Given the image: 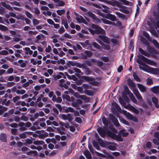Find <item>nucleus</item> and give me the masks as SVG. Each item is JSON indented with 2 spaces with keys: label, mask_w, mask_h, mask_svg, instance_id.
<instances>
[{
  "label": "nucleus",
  "mask_w": 159,
  "mask_h": 159,
  "mask_svg": "<svg viewBox=\"0 0 159 159\" xmlns=\"http://www.w3.org/2000/svg\"><path fill=\"white\" fill-rule=\"evenodd\" d=\"M138 58L136 59L137 62L139 65V68L143 70H145V68L141 66L146 67V69L149 72L154 74H157L159 72V70L157 68H152L146 65L143 62L146 63L149 65H154L155 62L145 57L141 54H139L137 56Z\"/></svg>",
  "instance_id": "obj_1"
},
{
  "label": "nucleus",
  "mask_w": 159,
  "mask_h": 159,
  "mask_svg": "<svg viewBox=\"0 0 159 159\" xmlns=\"http://www.w3.org/2000/svg\"><path fill=\"white\" fill-rule=\"evenodd\" d=\"M91 27L95 30H94L91 28H89L88 29V30L92 35H94L95 34L98 35L102 34V35H99L98 36V38L106 43L109 44L110 43L109 39L105 35L106 33L105 31L100 26L94 24H92Z\"/></svg>",
  "instance_id": "obj_2"
},
{
  "label": "nucleus",
  "mask_w": 159,
  "mask_h": 159,
  "mask_svg": "<svg viewBox=\"0 0 159 159\" xmlns=\"http://www.w3.org/2000/svg\"><path fill=\"white\" fill-rule=\"evenodd\" d=\"M97 131L102 138H104L107 135V137L114 139L116 135L114 133L110 130H108L106 132L105 130L101 127L98 128Z\"/></svg>",
  "instance_id": "obj_3"
},
{
  "label": "nucleus",
  "mask_w": 159,
  "mask_h": 159,
  "mask_svg": "<svg viewBox=\"0 0 159 159\" xmlns=\"http://www.w3.org/2000/svg\"><path fill=\"white\" fill-rule=\"evenodd\" d=\"M109 117L110 120L114 124L116 127H119L120 126L117 119L112 114H111L109 115Z\"/></svg>",
  "instance_id": "obj_4"
},
{
  "label": "nucleus",
  "mask_w": 159,
  "mask_h": 159,
  "mask_svg": "<svg viewBox=\"0 0 159 159\" xmlns=\"http://www.w3.org/2000/svg\"><path fill=\"white\" fill-rule=\"evenodd\" d=\"M133 92L139 102H143V98L137 89L135 88L134 89Z\"/></svg>",
  "instance_id": "obj_5"
},
{
  "label": "nucleus",
  "mask_w": 159,
  "mask_h": 159,
  "mask_svg": "<svg viewBox=\"0 0 159 159\" xmlns=\"http://www.w3.org/2000/svg\"><path fill=\"white\" fill-rule=\"evenodd\" d=\"M61 118L64 120L68 119L69 122H70L73 120L72 116L70 113L67 114V115L65 114H62Z\"/></svg>",
  "instance_id": "obj_6"
},
{
  "label": "nucleus",
  "mask_w": 159,
  "mask_h": 159,
  "mask_svg": "<svg viewBox=\"0 0 159 159\" xmlns=\"http://www.w3.org/2000/svg\"><path fill=\"white\" fill-rule=\"evenodd\" d=\"M105 17L107 19H110L112 21H115L116 20V17L114 15L111 14H109L106 15Z\"/></svg>",
  "instance_id": "obj_7"
},
{
  "label": "nucleus",
  "mask_w": 159,
  "mask_h": 159,
  "mask_svg": "<svg viewBox=\"0 0 159 159\" xmlns=\"http://www.w3.org/2000/svg\"><path fill=\"white\" fill-rule=\"evenodd\" d=\"M126 116L129 120H133L134 121H137V119L135 116H134L132 115L129 112H128L126 114Z\"/></svg>",
  "instance_id": "obj_8"
},
{
  "label": "nucleus",
  "mask_w": 159,
  "mask_h": 159,
  "mask_svg": "<svg viewBox=\"0 0 159 159\" xmlns=\"http://www.w3.org/2000/svg\"><path fill=\"white\" fill-rule=\"evenodd\" d=\"M147 49L150 53H154V54H158V52L157 50L149 46L147 47Z\"/></svg>",
  "instance_id": "obj_9"
},
{
  "label": "nucleus",
  "mask_w": 159,
  "mask_h": 159,
  "mask_svg": "<svg viewBox=\"0 0 159 159\" xmlns=\"http://www.w3.org/2000/svg\"><path fill=\"white\" fill-rule=\"evenodd\" d=\"M0 140L3 142H6L7 141V135L6 134L1 133L0 134Z\"/></svg>",
  "instance_id": "obj_10"
},
{
  "label": "nucleus",
  "mask_w": 159,
  "mask_h": 159,
  "mask_svg": "<svg viewBox=\"0 0 159 159\" xmlns=\"http://www.w3.org/2000/svg\"><path fill=\"white\" fill-rule=\"evenodd\" d=\"M139 51L142 54L144 55V56H146L148 57H150V54L148 53L147 52L143 50L142 48H139Z\"/></svg>",
  "instance_id": "obj_11"
},
{
  "label": "nucleus",
  "mask_w": 159,
  "mask_h": 159,
  "mask_svg": "<svg viewBox=\"0 0 159 159\" xmlns=\"http://www.w3.org/2000/svg\"><path fill=\"white\" fill-rule=\"evenodd\" d=\"M137 85L138 88L141 92H144L146 91V88L143 85L140 84H138Z\"/></svg>",
  "instance_id": "obj_12"
},
{
  "label": "nucleus",
  "mask_w": 159,
  "mask_h": 159,
  "mask_svg": "<svg viewBox=\"0 0 159 159\" xmlns=\"http://www.w3.org/2000/svg\"><path fill=\"white\" fill-rule=\"evenodd\" d=\"M152 101L155 106L157 108H159V105L158 104V99L155 97H152Z\"/></svg>",
  "instance_id": "obj_13"
},
{
  "label": "nucleus",
  "mask_w": 159,
  "mask_h": 159,
  "mask_svg": "<svg viewBox=\"0 0 159 159\" xmlns=\"http://www.w3.org/2000/svg\"><path fill=\"white\" fill-rule=\"evenodd\" d=\"M81 78L83 80L88 82H90L95 80L94 78L89 76H82Z\"/></svg>",
  "instance_id": "obj_14"
},
{
  "label": "nucleus",
  "mask_w": 159,
  "mask_h": 159,
  "mask_svg": "<svg viewBox=\"0 0 159 159\" xmlns=\"http://www.w3.org/2000/svg\"><path fill=\"white\" fill-rule=\"evenodd\" d=\"M142 43L146 45L147 47L150 45V43L144 37H142L140 39Z\"/></svg>",
  "instance_id": "obj_15"
},
{
  "label": "nucleus",
  "mask_w": 159,
  "mask_h": 159,
  "mask_svg": "<svg viewBox=\"0 0 159 159\" xmlns=\"http://www.w3.org/2000/svg\"><path fill=\"white\" fill-rule=\"evenodd\" d=\"M84 154L88 159H90L91 158L92 156L91 153L89 150H87L84 151Z\"/></svg>",
  "instance_id": "obj_16"
},
{
  "label": "nucleus",
  "mask_w": 159,
  "mask_h": 159,
  "mask_svg": "<svg viewBox=\"0 0 159 159\" xmlns=\"http://www.w3.org/2000/svg\"><path fill=\"white\" fill-rule=\"evenodd\" d=\"M7 108L0 105V115H2L5 111H7Z\"/></svg>",
  "instance_id": "obj_17"
},
{
  "label": "nucleus",
  "mask_w": 159,
  "mask_h": 159,
  "mask_svg": "<svg viewBox=\"0 0 159 159\" xmlns=\"http://www.w3.org/2000/svg\"><path fill=\"white\" fill-rule=\"evenodd\" d=\"M112 6H116L118 7H121V4L120 2L114 0L112 2Z\"/></svg>",
  "instance_id": "obj_18"
},
{
  "label": "nucleus",
  "mask_w": 159,
  "mask_h": 159,
  "mask_svg": "<svg viewBox=\"0 0 159 159\" xmlns=\"http://www.w3.org/2000/svg\"><path fill=\"white\" fill-rule=\"evenodd\" d=\"M92 45L95 48L100 50L102 49L101 47L96 42H93L92 43Z\"/></svg>",
  "instance_id": "obj_19"
},
{
  "label": "nucleus",
  "mask_w": 159,
  "mask_h": 159,
  "mask_svg": "<svg viewBox=\"0 0 159 159\" xmlns=\"http://www.w3.org/2000/svg\"><path fill=\"white\" fill-rule=\"evenodd\" d=\"M119 100L121 105L122 106H123L125 108H128V106H126V103L124 102V100L122 98H120Z\"/></svg>",
  "instance_id": "obj_20"
},
{
  "label": "nucleus",
  "mask_w": 159,
  "mask_h": 159,
  "mask_svg": "<svg viewBox=\"0 0 159 159\" xmlns=\"http://www.w3.org/2000/svg\"><path fill=\"white\" fill-rule=\"evenodd\" d=\"M33 143L35 145H42L44 144V142L43 140H35L33 142Z\"/></svg>",
  "instance_id": "obj_21"
},
{
  "label": "nucleus",
  "mask_w": 159,
  "mask_h": 159,
  "mask_svg": "<svg viewBox=\"0 0 159 159\" xmlns=\"http://www.w3.org/2000/svg\"><path fill=\"white\" fill-rule=\"evenodd\" d=\"M128 84L129 86L133 88H134L136 85L134 83L132 80L129 79L128 81Z\"/></svg>",
  "instance_id": "obj_22"
},
{
  "label": "nucleus",
  "mask_w": 159,
  "mask_h": 159,
  "mask_svg": "<svg viewBox=\"0 0 159 159\" xmlns=\"http://www.w3.org/2000/svg\"><path fill=\"white\" fill-rule=\"evenodd\" d=\"M26 154L28 155H30L33 154H34V156H37V152L35 150H30V151L27 152Z\"/></svg>",
  "instance_id": "obj_23"
},
{
  "label": "nucleus",
  "mask_w": 159,
  "mask_h": 159,
  "mask_svg": "<svg viewBox=\"0 0 159 159\" xmlns=\"http://www.w3.org/2000/svg\"><path fill=\"white\" fill-rule=\"evenodd\" d=\"M84 93L88 96H92L93 94V91L89 90H85Z\"/></svg>",
  "instance_id": "obj_24"
},
{
  "label": "nucleus",
  "mask_w": 159,
  "mask_h": 159,
  "mask_svg": "<svg viewBox=\"0 0 159 159\" xmlns=\"http://www.w3.org/2000/svg\"><path fill=\"white\" fill-rule=\"evenodd\" d=\"M115 13L119 18H121L123 19L126 17V16L125 15L118 11L116 12Z\"/></svg>",
  "instance_id": "obj_25"
},
{
  "label": "nucleus",
  "mask_w": 159,
  "mask_h": 159,
  "mask_svg": "<svg viewBox=\"0 0 159 159\" xmlns=\"http://www.w3.org/2000/svg\"><path fill=\"white\" fill-rule=\"evenodd\" d=\"M143 35L149 41L151 40L152 38L150 37L149 34L146 31L144 32L143 33Z\"/></svg>",
  "instance_id": "obj_26"
},
{
  "label": "nucleus",
  "mask_w": 159,
  "mask_h": 159,
  "mask_svg": "<svg viewBox=\"0 0 159 159\" xmlns=\"http://www.w3.org/2000/svg\"><path fill=\"white\" fill-rule=\"evenodd\" d=\"M25 50L26 51L25 53L26 54H28L29 53V54L31 55L33 53V51L31 50L29 48L25 47Z\"/></svg>",
  "instance_id": "obj_27"
},
{
  "label": "nucleus",
  "mask_w": 159,
  "mask_h": 159,
  "mask_svg": "<svg viewBox=\"0 0 159 159\" xmlns=\"http://www.w3.org/2000/svg\"><path fill=\"white\" fill-rule=\"evenodd\" d=\"M102 122L103 124L106 126H107L108 125V120L105 116H103L102 119Z\"/></svg>",
  "instance_id": "obj_28"
},
{
  "label": "nucleus",
  "mask_w": 159,
  "mask_h": 159,
  "mask_svg": "<svg viewBox=\"0 0 159 159\" xmlns=\"http://www.w3.org/2000/svg\"><path fill=\"white\" fill-rule=\"evenodd\" d=\"M65 112L66 113H68L70 112H75V110L72 107H68L66 109H65Z\"/></svg>",
  "instance_id": "obj_29"
},
{
  "label": "nucleus",
  "mask_w": 159,
  "mask_h": 159,
  "mask_svg": "<svg viewBox=\"0 0 159 159\" xmlns=\"http://www.w3.org/2000/svg\"><path fill=\"white\" fill-rule=\"evenodd\" d=\"M101 20L105 24L111 25L112 24L114 23L109 20L103 18L101 19Z\"/></svg>",
  "instance_id": "obj_30"
},
{
  "label": "nucleus",
  "mask_w": 159,
  "mask_h": 159,
  "mask_svg": "<svg viewBox=\"0 0 159 159\" xmlns=\"http://www.w3.org/2000/svg\"><path fill=\"white\" fill-rule=\"evenodd\" d=\"M57 12L58 15L61 16L62 14H63L65 13V11L64 9L62 10H57Z\"/></svg>",
  "instance_id": "obj_31"
},
{
  "label": "nucleus",
  "mask_w": 159,
  "mask_h": 159,
  "mask_svg": "<svg viewBox=\"0 0 159 159\" xmlns=\"http://www.w3.org/2000/svg\"><path fill=\"white\" fill-rule=\"evenodd\" d=\"M114 139L120 142L123 141V139L122 138L121 135H116Z\"/></svg>",
  "instance_id": "obj_32"
},
{
  "label": "nucleus",
  "mask_w": 159,
  "mask_h": 159,
  "mask_svg": "<svg viewBox=\"0 0 159 159\" xmlns=\"http://www.w3.org/2000/svg\"><path fill=\"white\" fill-rule=\"evenodd\" d=\"M87 14L90 17H91L93 20L95 19L96 17V15L94 14L90 11H89L87 12Z\"/></svg>",
  "instance_id": "obj_33"
},
{
  "label": "nucleus",
  "mask_w": 159,
  "mask_h": 159,
  "mask_svg": "<svg viewBox=\"0 0 159 159\" xmlns=\"http://www.w3.org/2000/svg\"><path fill=\"white\" fill-rule=\"evenodd\" d=\"M84 53L89 57H91L93 55V53L89 50L85 51Z\"/></svg>",
  "instance_id": "obj_34"
},
{
  "label": "nucleus",
  "mask_w": 159,
  "mask_h": 159,
  "mask_svg": "<svg viewBox=\"0 0 159 159\" xmlns=\"http://www.w3.org/2000/svg\"><path fill=\"white\" fill-rule=\"evenodd\" d=\"M93 144L94 147L98 150H99L100 149V148L97 143V142L95 141H93Z\"/></svg>",
  "instance_id": "obj_35"
},
{
  "label": "nucleus",
  "mask_w": 159,
  "mask_h": 159,
  "mask_svg": "<svg viewBox=\"0 0 159 159\" xmlns=\"http://www.w3.org/2000/svg\"><path fill=\"white\" fill-rule=\"evenodd\" d=\"M102 46H103V48L105 50H109L110 49V46L109 44H106L104 43Z\"/></svg>",
  "instance_id": "obj_36"
},
{
  "label": "nucleus",
  "mask_w": 159,
  "mask_h": 159,
  "mask_svg": "<svg viewBox=\"0 0 159 159\" xmlns=\"http://www.w3.org/2000/svg\"><path fill=\"white\" fill-rule=\"evenodd\" d=\"M26 92V91L25 90L22 89L20 90L19 89H17L16 91V93L17 94H23L25 93Z\"/></svg>",
  "instance_id": "obj_37"
},
{
  "label": "nucleus",
  "mask_w": 159,
  "mask_h": 159,
  "mask_svg": "<svg viewBox=\"0 0 159 159\" xmlns=\"http://www.w3.org/2000/svg\"><path fill=\"white\" fill-rule=\"evenodd\" d=\"M152 91L155 93L159 92V86H156L153 87Z\"/></svg>",
  "instance_id": "obj_38"
},
{
  "label": "nucleus",
  "mask_w": 159,
  "mask_h": 159,
  "mask_svg": "<svg viewBox=\"0 0 159 159\" xmlns=\"http://www.w3.org/2000/svg\"><path fill=\"white\" fill-rule=\"evenodd\" d=\"M113 105L115 107L118 111H121V109L120 107L116 102L114 103Z\"/></svg>",
  "instance_id": "obj_39"
},
{
  "label": "nucleus",
  "mask_w": 159,
  "mask_h": 159,
  "mask_svg": "<svg viewBox=\"0 0 159 159\" xmlns=\"http://www.w3.org/2000/svg\"><path fill=\"white\" fill-rule=\"evenodd\" d=\"M62 98L63 99H66L67 101H70V96L68 95L63 94L62 95Z\"/></svg>",
  "instance_id": "obj_40"
},
{
  "label": "nucleus",
  "mask_w": 159,
  "mask_h": 159,
  "mask_svg": "<svg viewBox=\"0 0 159 159\" xmlns=\"http://www.w3.org/2000/svg\"><path fill=\"white\" fill-rule=\"evenodd\" d=\"M152 42L154 45L158 49H159V43L155 39H153Z\"/></svg>",
  "instance_id": "obj_41"
},
{
  "label": "nucleus",
  "mask_w": 159,
  "mask_h": 159,
  "mask_svg": "<svg viewBox=\"0 0 159 159\" xmlns=\"http://www.w3.org/2000/svg\"><path fill=\"white\" fill-rule=\"evenodd\" d=\"M133 76L134 79L137 81L140 82L141 81L140 79L139 78L137 75L134 73L133 75Z\"/></svg>",
  "instance_id": "obj_42"
},
{
  "label": "nucleus",
  "mask_w": 159,
  "mask_h": 159,
  "mask_svg": "<svg viewBox=\"0 0 159 159\" xmlns=\"http://www.w3.org/2000/svg\"><path fill=\"white\" fill-rule=\"evenodd\" d=\"M0 30L5 31L7 30L8 28L4 25L0 24Z\"/></svg>",
  "instance_id": "obj_43"
},
{
  "label": "nucleus",
  "mask_w": 159,
  "mask_h": 159,
  "mask_svg": "<svg viewBox=\"0 0 159 159\" xmlns=\"http://www.w3.org/2000/svg\"><path fill=\"white\" fill-rule=\"evenodd\" d=\"M125 6H123V7L120 10V11L126 14H128L129 13V11L128 10H127V9H126L125 8Z\"/></svg>",
  "instance_id": "obj_44"
},
{
  "label": "nucleus",
  "mask_w": 159,
  "mask_h": 159,
  "mask_svg": "<svg viewBox=\"0 0 159 159\" xmlns=\"http://www.w3.org/2000/svg\"><path fill=\"white\" fill-rule=\"evenodd\" d=\"M122 96L125 101L127 103L129 102V99L125 94H123Z\"/></svg>",
  "instance_id": "obj_45"
},
{
  "label": "nucleus",
  "mask_w": 159,
  "mask_h": 159,
  "mask_svg": "<svg viewBox=\"0 0 159 159\" xmlns=\"http://www.w3.org/2000/svg\"><path fill=\"white\" fill-rule=\"evenodd\" d=\"M75 63L72 61H68V63H67V65L68 67H70V66H75Z\"/></svg>",
  "instance_id": "obj_46"
},
{
  "label": "nucleus",
  "mask_w": 159,
  "mask_h": 159,
  "mask_svg": "<svg viewBox=\"0 0 159 159\" xmlns=\"http://www.w3.org/2000/svg\"><path fill=\"white\" fill-rule=\"evenodd\" d=\"M38 33V32L36 31H29L28 33L30 36H32L33 35H35Z\"/></svg>",
  "instance_id": "obj_47"
},
{
  "label": "nucleus",
  "mask_w": 159,
  "mask_h": 159,
  "mask_svg": "<svg viewBox=\"0 0 159 159\" xmlns=\"http://www.w3.org/2000/svg\"><path fill=\"white\" fill-rule=\"evenodd\" d=\"M124 90L125 93L128 95H129L130 93L129 88L127 85L124 86Z\"/></svg>",
  "instance_id": "obj_48"
},
{
  "label": "nucleus",
  "mask_w": 159,
  "mask_h": 159,
  "mask_svg": "<svg viewBox=\"0 0 159 159\" xmlns=\"http://www.w3.org/2000/svg\"><path fill=\"white\" fill-rule=\"evenodd\" d=\"M90 68H89V69H87L84 70V73L86 75H89L91 74L92 71L90 70Z\"/></svg>",
  "instance_id": "obj_49"
},
{
  "label": "nucleus",
  "mask_w": 159,
  "mask_h": 159,
  "mask_svg": "<svg viewBox=\"0 0 159 159\" xmlns=\"http://www.w3.org/2000/svg\"><path fill=\"white\" fill-rule=\"evenodd\" d=\"M72 151V148H69L66 152L65 153V155L66 156H68L70 154Z\"/></svg>",
  "instance_id": "obj_50"
},
{
  "label": "nucleus",
  "mask_w": 159,
  "mask_h": 159,
  "mask_svg": "<svg viewBox=\"0 0 159 159\" xmlns=\"http://www.w3.org/2000/svg\"><path fill=\"white\" fill-rule=\"evenodd\" d=\"M120 121L125 124L126 125H129V124L128 121H127L126 120H125V119H124L123 118L121 119Z\"/></svg>",
  "instance_id": "obj_51"
},
{
  "label": "nucleus",
  "mask_w": 159,
  "mask_h": 159,
  "mask_svg": "<svg viewBox=\"0 0 159 159\" xmlns=\"http://www.w3.org/2000/svg\"><path fill=\"white\" fill-rule=\"evenodd\" d=\"M57 62L58 64H61L62 65H64L65 63V61L63 59H60L59 60L57 61Z\"/></svg>",
  "instance_id": "obj_52"
},
{
  "label": "nucleus",
  "mask_w": 159,
  "mask_h": 159,
  "mask_svg": "<svg viewBox=\"0 0 159 159\" xmlns=\"http://www.w3.org/2000/svg\"><path fill=\"white\" fill-rule=\"evenodd\" d=\"M8 52L7 51L3 50L0 52V55H5L8 54Z\"/></svg>",
  "instance_id": "obj_53"
},
{
  "label": "nucleus",
  "mask_w": 159,
  "mask_h": 159,
  "mask_svg": "<svg viewBox=\"0 0 159 159\" xmlns=\"http://www.w3.org/2000/svg\"><path fill=\"white\" fill-rule=\"evenodd\" d=\"M111 42L114 44L117 45L118 44V40L117 39L112 38L111 40Z\"/></svg>",
  "instance_id": "obj_54"
},
{
  "label": "nucleus",
  "mask_w": 159,
  "mask_h": 159,
  "mask_svg": "<svg viewBox=\"0 0 159 159\" xmlns=\"http://www.w3.org/2000/svg\"><path fill=\"white\" fill-rule=\"evenodd\" d=\"M109 128L112 131L115 133H117V131L116 129L113 126H111V127H109Z\"/></svg>",
  "instance_id": "obj_55"
},
{
  "label": "nucleus",
  "mask_w": 159,
  "mask_h": 159,
  "mask_svg": "<svg viewBox=\"0 0 159 159\" xmlns=\"http://www.w3.org/2000/svg\"><path fill=\"white\" fill-rule=\"evenodd\" d=\"M25 12L27 17L31 19L32 16L31 14L27 11H25Z\"/></svg>",
  "instance_id": "obj_56"
},
{
  "label": "nucleus",
  "mask_w": 159,
  "mask_h": 159,
  "mask_svg": "<svg viewBox=\"0 0 159 159\" xmlns=\"http://www.w3.org/2000/svg\"><path fill=\"white\" fill-rule=\"evenodd\" d=\"M108 149L114 151L116 149V147L115 146L110 145L108 147Z\"/></svg>",
  "instance_id": "obj_57"
},
{
  "label": "nucleus",
  "mask_w": 159,
  "mask_h": 159,
  "mask_svg": "<svg viewBox=\"0 0 159 159\" xmlns=\"http://www.w3.org/2000/svg\"><path fill=\"white\" fill-rule=\"evenodd\" d=\"M25 132L19 134V137L21 139H25L26 137Z\"/></svg>",
  "instance_id": "obj_58"
},
{
  "label": "nucleus",
  "mask_w": 159,
  "mask_h": 159,
  "mask_svg": "<svg viewBox=\"0 0 159 159\" xmlns=\"http://www.w3.org/2000/svg\"><path fill=\"white\" fill-rule=\"evenodd\" d=\"M95 153L97 155L103 158H105L106 157V156L105 155L103 154L97 152H96Z\"/></svg>",
  "instance_id": "obj_59"
},
{
  "label": "nucleus",
  "mask_w": 159,
  "mask_h": 159,
  "mask_svg": "<svg viewBox=\"0 0 159 159\" xmlns=\"http://www.w3.org/2000/svg\"><path fill=\"white\" fill-rule=\"evenodd\" d=\"M53 111L56 113V115L53 114L54 116H57L59 114V111L55 107H54L53 108Z\"/></svg>",
  "instance_id": "obj_60"
},
{
  "label": "nucleus",
  "mask_w": 159,
  "mask_h": 159,
  "mask_svg": "<svg viewBox=\"0 0 159 159\" xmlns=\"http://www.w3.org/2000/svg\"><path fill=\"white\" fill-rule=\"evenodd\" d=\"M146 146L147 148H152V143L148 141L147 142Z\"/></svg>",
  "instance_id": "obj_61"
},
{
  "label": "nucleus",
  "mask_w": 159,
  "mask_h": 159,
  "mask_svg": "<svg viewBox=\"0 0 159 159\" xmlns=\"http://www.w3.org/2000/svg\"><path fill=\"white\" fill-rule=\"evenodd\" d=\"M65 31V30L63 26H61L58 30L59 33L61 34L64 32Z\"/></svg>",
  "instance_id": "obj_62"
},
{
  "label": "nucleus",
  "mask_w": 159,
  "mask_h": 159,
  "mask_svg": "<svg viewBox=\"0 0 159 159\" xmlns=\"http://www.w3.org/2000/svg\"><path fill=\"white\" fill-rule=\"evenodd\" d=\"M13 69L12 68H9L7 71H6V73L7 74H11L13 73Z\"/></svg>",
  "instance_id": "obj_63"
},
{
  "label": "nucleus",
  "mask_w": 159,
  "mask_h": 159,
  "mask_svg": "<svg viewBox=\"0 0 159 159\" xmlns=\"http://www.w3.org/2000/svg\"><path fill=\"white\" fill-rule=\"evenodd\" d=\"M55 106L58 109L60 112H61L62 111V108L60 104H55Z\"/></svg>",
  "instance_id": "obj_64"
}]
</instances>
